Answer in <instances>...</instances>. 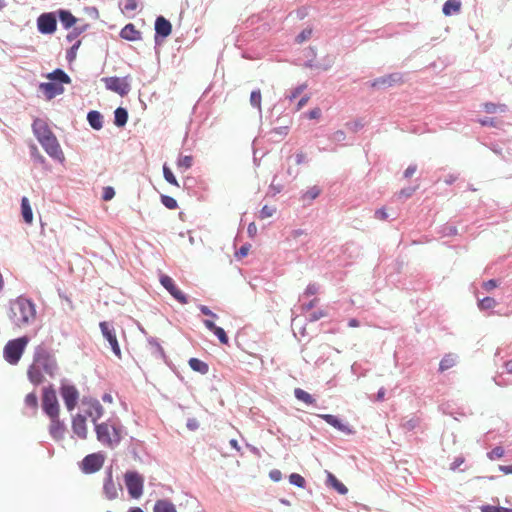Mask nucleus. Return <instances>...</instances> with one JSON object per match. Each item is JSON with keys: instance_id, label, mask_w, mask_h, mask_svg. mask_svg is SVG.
<instances>
[{"instance_id": "obj_1", "label": "nucleus", "mask_w": 512, "mask_h": 512, "mask_svg": "<svg viewBox=\"0 0 512 512\" xmlns=\"http://www.w3.org/2000/svg\"><path fill=\"white\" fill-rule=\"evenodd\" d=\"M58 371L56 359L44 347L38 346L34 353L32 365L28 369L29 380L38 385L43 382V373L54 377Z\"/></svg>"}, {"instance_id": "obj_2", "label": "nucleus", "mask_w": 512, "mask_h": 512, "mask_svg": "<svg viewBox=\"0 0 512 512\" xmlns=\"http://www.w3.org/2000/svg\"><path fill=\"white\" fill-rule=\"evenodd\" d=\"M8 316L12 323L19 328L29 326L35 322V304L23 296L10 301Z\"/></svg>"}, {"instance_id": "obj_3", "label": "nucleus", "mask_w": 512, "mask_h": 512, "mask_svg": "<svg viewBox=\"0 0 512 512\" xmlns=\"http://www.w3.org/2000/svg\"><path fill=\"white\" fill-rule=\"evenodd\" d=\"M95 432L97 440L110 448L117 447L122 440V426L111 420L96 424Z\"/></svg>"}, {"instance_id": "obj_4", "label": "nucleus", "mask_w": 512, "mask_h": 512, "mask_svg": "<svg viewBox=\"0 0 512 512\" xmlns=\"http://www.w3.org/2000/svg\"><path fill=\"white\" fill-rule=\"evenodd\" d=\"M28 344V338L26 336L19 337L7 342L4 347L3 355L5 360L12 365L19 362L26 345Z\"/></svg>"}, {"instance_id": "obj_5", "label": "nucleus", "mask_w": 512, "mask_h": 512, "mask_svg": "<svg viewBox=\"0 0 512 512\" xmlns=\"http://www.w3.org/2000/svg\"><path fill=\"white\" fill-rule=\"evenodd\" d=\"M42 409L48 417L59 416L60 406L52 384L43 388Z\"/></svg>"}, {"instance_id": "obj_6", "label": "nucleus", "mask_w": 512, "mask_h": 512, "mask_svg": "<svg viewBox=\"0 0 512 512\" xmlns=\"http://www.w3.org/2000/svg\"><path fill=\"white\" fill-rule=\"evenodd\" d=\"M125 485L129 495L138 499L143 493L144 478L136 471H128L124 475Z\"/></svg>"}, {"instance_id": "obj_7", "label": "nucleus", "mask_w": 512, "mask_h": 512, "mask_svg": "<svg viewBox=\"0 0 512 512\" xmlns=\"http://www.w3.org/2000/svg\"><path fill=\"white\" fill-rule=\"evenodd\" d=\"M102 81L105 82V86L108 90L113 91L120 96H126L131 90V84L129 76L119 77H106Z\"/></svg>"}, {"instance_id": "obj_8", "label": "nucleus", "mask_w": 512, "mask_h": 512, "mask_svg": "<svg viewBox=\"0 0 512 512\" xmlns=\"http://www.w3.org/2000/svg\"><path fill=\"white\" fill-rule=\"evenodd\" d=\"M60 394L68 411L74 410L79 399V392L74 385L62 382Z\"/></svg>"}, {"instance_id": "obj_9", "label": "nucleus", "mask_w": 512, "mask_h": 512, "mask_svg": "<svg viewBox=\"0 0 512 512\" xmlns=\"http://www.w3.org/2000/svg\"><path fill=\"white\" fill-rule=\"evenodd\" d=\"M122 490L120 483L113 481L112 466L106 469L103 483V493L108 500H114L118 497V491Z\"/></svg>"}, {"instance_id": "obj_10", "label": "nucleus", "mask_w": 512, "mask_h": 512, "mask_svg": "<svg viewBox=\"0 0 512 512\" xmlns=\"http://www.w3.org/2000/svg\"><path fill=\"white\" fill-rule=\"evenodd\" d=\"M103 337L108 341L113 353L121 358V349L116 337L115 329L109 322L103 321L99 324Z\"/></svg>"}, {"instance_id": "obj_11", "label": "nucleus", "mask_w": 512, "mask_h": 512, "mask_svg": "<svg viewBox=\"0 0 512 512\" xmlns=\"http://www.w3.org/2000/svg\"><path fill=\"white\" fill-rule=\"evenodd\" d=\"M39 143L51 158L59 161L64 160L62 149L54 134L48 138L43 139Z\"/></svg>"}, {"instance_id": "obj_12", "label": "nucleus", "mask_w": 512, "mask_h": 512, "mask_svg": "<svg viewBox=\"0 0 512 512\" xmlns=\"http://www.w3.org/2000/svg\"><path fill=\"white\" fill-rule=\"evenodd\" d=\"M104 463V456L100 453L89 454L84 457L81 464V469L86 474L97 472Z\"/></svg>"}, {"instance_id": "obj_13", "label": "nucleus", "mask_w": 512, "mask_h": 512, "mask_svg": "<svg viewBox=\"0 0 512 512\" xmlns=\"http://www.w3.org/2000/svg\"><path fill=\"white\" fill-rule=\"evenodd\" d=\"M57 27V19L54 13H42L37 19V28L42 34H52Z\"/></svg>"}, {"instance_id": "obj_14", "label": "nucleus", "mask_w": 512, "mask_h": 512, "mask_svg": "<svg viewBox=\"0 0 512 512\" xmlns=\"http://www.w3.org/2000/svg\"><path fill=\"white\" fill-rule=\"evenodd\" d=\"M403 76L401 73H391L389 75H385L379 78L374 79L373 81L369 82L370 86L372 88H389L392 86H395L397 84L402 83Z\"/></svg>"}, {"instance_id": "obj_15", "label": "nucleus", "mask_w": 512, "mask_h": 512, "mask_svg": "<svg viewBox=\"0 0 512 512\" xmlns=\"http://www.w3.org/2000/svg\"><path fill=\"white\" fill-rule=\"evenodd\" d=\"M160 283L177 301L182 304H186L188 302V297L176 287L171 277L168 275H161Z\"/></svg>"}, {"instance_id": "obj_16", "label": "nucleus", "mask_w": 512, "mask_h": 512, "mask_svg": "<svg viewBox=\"0 0 512 512\" xmlns=\"http://www.w3.org/2000/svg\"><path fill=\"white\" fill-rule=\"evenodd\" d=\"M32 130L39 142L53 135V132L49 128L47 122L41 118H36L33 121Z\"/></svg>"}, {"instance_id": "obj_17", "label": "nucleus", "mask_w": 512, "mask_h": 512, "mask_svg": "<svg viewBox=\"0 0 512 512\" xmlns=\"http://www.w3.org/2000/svg\"><path fill=\"white\" fill-rule=\"evenodd\" d=\"M39 90H41L47 100H51L56 96L64 92V87L60 83L55 82H42L39 84Z\"/></svg>"}, {"instance_id": "obj_18", "label": "nucleus", "mask_w": 512, "mask_h": 512, "mask_svg": "<svg viewBox=\"0 0 512 512\" xmlns=\"http://www.w3.org/2000/svg\"><path fill=\"white\" fill-rule=\"evenodd\" d=\"M49 418L51 420V424L49 426L50 436L56 441L62 440L66 431L64 422L59 419V416Z\"/></svg>"}, {"instance_id": "obj_19", "label": "nucleus", "mask_w": 512, "mask_h": 512, "mask_svg": "<svg viewBox=\"0 0 512 512\" xmlns=\"http://www.w3.org/2000/svg\"><path fill=\"white\" fill-rule=\"evenodd\" d=\"M172 25L163 16H158L155 20V41H158V37L166 38L171 34Z\"/></svg>"}, {"instance_id": "obj_20", "label": "nucleus", "mask_w": 512, "mask_h": 512, "mask_svg": "<svg viewBox=\"0 0 512 512\" xmlns=\"http://www.w3.org/2000/svg\"><path fill=\"white\" fill-rule=\"evenodd\" d=\"M72 430L75 435H77L81 439L87 438V426H86V417L77 414L72 419Z\"/></svg>"}, {"instance_id": "obj_21", "label": "nucleus", "mask_w": 512, "mask_h": 512, "mask_svg": "<svg viewBox=\"0 0 512 512\" xmlns=\"http://www.w3.org/2000/svg\"><path fill=\"white\" fill-rule=\"evenodd\" d=\"M320 417L329 425L337 429L338 431H341L345 434H352L353 431L349 427V425L343 423L337 416L331 415V414H322Z\"/></svg>"}, {"instance_id": "obj_22", "label": "nucleus", "mask_w": 512, "mask_h": 512, "mask_svg": "<svg viewBox=\"0 0 512 512\" xmlns=\"http://www.w3.org/2000/svg\"><path fill=\"white\" fill-rule=\"evenodd\" d=\"M120 36L127 41H137L141 39V32L132 23H129L122 28Z\"/></svg>"}, {"instance_id": "obj_23", "label": "nucleus", "mask_w": 512, "mask_h": 512, "mask_svg": "<svg viewBox=\"0 0 512 512\" xmlns=\"http://www.w3.org/2000/svg\"><path fill=\"white\" fill-rule=\"evenodd\" d=\"M47 78L52 82L60 83V85L69 84L71 82V79L68 76V74L59 68L49 73L47 75Z\"/></svg>"}, {"instance_id": "obj_24", "label": "nucleus", "mask_w": 512, "mask_h": 512, "mask_svg": "<svg viewBox=\"0 0 512 512\" xmlns=\"http://www.w3.org/2000/svg\"><path fill=\"white\" fill-rule=\"evenodd\" d=\"M104 408L100 404L98 400H94L90 405V410L88 411V415L92 418V422L94 427L96 424H99L97 421L103 416Z\"/></svg>"}, {"instance_id": "obj_25", "label": "nucleus", "mask_w": 512, "mask_h": 512, "mask_svg": "<svg viewBox=\"0 0 512 512\" xmlns=\"http://www.w3.org/2000/svg\"><path fill=\"white\" fill-rule=\"evenodd\" d=\"M327 474V481L326 484L334 488L339 494L345 495L348 492L347 487L340 482L334 474H332L329 471H326Z\"/></svg>"}, {"instance_id": "obj_26", "label": "nucleus", "mask_w": 512, "mask_h": 512, "mask_svg": "<svg viewBox=\"0 0 512 512\" xmlns=\"http://www.w3.org/2000/svg\"><path fill=\"white\" fill-rule=\"evenodd\" d=\"M460 0H447L442 7V12L445 16L458 14L461 10Z\"/></svg>"}, {"instance_id": "obj_27", "label": "nucleus", "mask_w": 512, "mask_h": 512, "mask_svg": "<svg viewBox=\"0 0 512 512\" xmlns=\"http://www.w3.org/2000/svg\"><path fill=\"white\" fill-rule=\"evenodd\" d=\"M58 16L60 23L65 29L71 28L77 22L76 17H74L68 10L60 9L58 11Z\"/></svg>"}, {"instance_id": "obj_28", "label": "nucleus", "mask_w": 512, "mask_h": 512, "mask_svg": "<svg viewBox=\"0 0 512 512\" xmlns=\"http://www.w3.org/2000/svg\"><path fill=\"white\" fill-rule=\"evenodd\" d=\"M87 121L89 125L95 130H100L103 127V116L98 111L93 110L88 112Z\"/></svg>"}, {"instance_id": "obj_29", "label": "nucleus", "mask_w": 512, "mask_h": 512, "mask_svg": "<svg viewBox=\"0 0 512 512\" xmlns=\"http://www.w3.org/2000/svg\"><path fill=\"white\" fill-rule=\"evenodd\" d=\"M458 356L453 353L446 354L439 363V371L444 372L456 365Z\"/></svg>"}, {"instance_id": "obj_30", "label": "nucleus", "mask_w": 512, "mask_h": 512, "mask_svg": "<svg viewBox=\"0 0 512 512\" xmlns=\"http://www.w3.org/2000/svg\"><path fill=\"white\" fill-rule=\"evenodd\" d=\"M21 214L23 217V220L30 224L33 221V212L30 206V202L27 197H23L21 199Z\"/></svg>"}, {"instance_id": "obj_31", "label": "nucleus", "mask_w": 512, "mask_h": 512, "mask_svg": "<svg viewBox=\"0 0 512 512\" xmlns=\"http://www.w3.org/2000/svg\"><path fill=\"white\" fill-rule=\"evenodd\" d=\"M153 512H177L175 505L166 499L157 500Z\"/></svg>"}, {"instance_id": "obj_32", "label": "nucleus", "mask_w": 512, "mask_h": 512, "mask_svg": "<svg viewBox=\"0 0 512 512\" xmlns=\"http://www.w3.org/2000/svg\"><path fill=\"white\" fill-rule=\"evenodd\" d=\"M128 121V112L123 107H118L114 111V124L117 127H123Z\"/></svg>"}, {"instance_id": "obj_33", "label": "nucleus", "mask_w": 512, "mask_h": 512, "mask_svg": "<svg viewBox=\"0 0 512 512\" xmlns=\"http://www.w3.org/2000/svg\"><path fill=\"white\" fill-rule=\"evenodd\" d=\"M189 366L191 367L192 370L199 372L201 374H206L209 371L208 365L198 358H191L189 360Z\"/></svg>"}, {"instance_id": "obj_34", "label": "nucleus", "mask_w": 512, "mask_h": 512, "mask_svg": "<svg viewBox=\"0 0 512 512\" xmlns=\"http://www.w3.org/2000/svg\"><path fill=\"white\" fill-rule=\"evenodd\" d=\"M148 343L149 345L151 346V348L153 349V354L156 356V357H159L161 359H164L165 358V352H164V349L162 348V346L160 345L158 339L154 338V337H149L148 338Z\"/></svg>"}, {"instance_id": "obj_35", "label": "nucleus", "mask_w": 512, "mask_h": 512, "mask_svg": "<svg viewBox=\"0 0 512 512\" xmlns=\"http://www.w3.org/2000/svg\"><path fill=\"white\" fill-rule=\"evenodd\" d=\"M261 100L262 97L260 89L253 90L250 95V104L258 110L260 116L262 113Z\"/></svg>"}, {"instance_id": "obj_36", "label": "nucleus", "mask_w": 512, "mask_h": 512, "mask_svg": "<svg viewBox=\"0 0 512 512\" xmlns=\"http://www.w3.org/2000/svg\"><path fill=\"white\" fill-rule=\"evenodd\" d=\"M288 131L289 125H283L280 127L273 128L269 134L271 135V139H273L274 141H279L288 134Z\"/></svg>"}, {"instance_id": "obj_37", "label": "nucleus", "mask_w": 512, "mask_h": 512, "mask_svg": "<svg viewBox=\"0 0 512 512\" xmlns=\"http://www.w3.org/2000/svg\"><path fill=\"white\" fill-rule=\"evenodd\" d=\"M295 397L299 400L304 402L305 404H313L315 402L312 395H310L308 392L304 391L303 389L296 388L294 391Z\"/></svg>"}, {"instance_id": "obj_38", "label": "nucleus", "mask_w": 512, "mask_h": 512, "mask_svg": "<svg viewBox=\"0 0 512 512\" xmlns=\"http://www.w3.org/2000/svg\"><path fill=\"white\" fill-rule=\"evenodd\" d=\"M320 193V188L318 186H313L302 194V200L304 202L308 201V203H310L311 201L316 199L320 195Z\"/></svg>"}, {"instance_id": "obj_39", "label": "nucleus", "mask_w": 512, "mask_h": 512, "mask_svg": "<svg viewBox=\"0 0 512 512\" xmlns=\"http://www.w3.org/2000/svg\"><path fill=\"white\" fill-rule=\"evenodd\" d=\"M193 164V157L191 155L180 156L177 160V167L184 171L191 168Z\"/></svg>"}, {"instance_id": "obj_40", "label": "nucleus", "mask_w": 512, "mask_h": 512, "mask_svg": "<svg viewBox=\"0 0 512 512\" xmlns=\"http://www.w3.org/2000/svg\"><path fill=\"white\" fill-rule=\"evenodd\" d=\"M163 176H164V179L169 184L179 187V184H178V181H177L175 175L173 174L171 169L166 164H164V166H163Z\"/></svg>"}, {"instance_id": "obj_41", "label": "nucleus", "mask_w": 512, "mask_h": 512, "mask_svg": "<svg viewBox=\"0 0 512 512\" xmlns=\"http://www.w3.org/2000/svg\"><path fill=\"white\" fill-rule=\"evenodd\" d=\"M30 156H31L32 160L36 163H39V164L45 163L44 156L39 152L38 148L34 144H32L30 146Z\"/></svg>"}, {"instance_id": "obj_42", "label": "nucleus", "mask_w": 512, "mask_h": 512, "mask_svg": "<svg viewBox=\"0 0 512 512\" xmlns=\"http://www.w3.org/2000/svg\"><path fill=\"white\" fill-rule=\"evenodd\" d=\"M496 306V301L492 297H485L478 302V307L481 310L492 309Z\"/></svg>"}, {"instance_id": "obj_43", "label": "nucleus", "mask_w": 512, "mask_h": 512, "mask_svg": "<svg viewBox=\"0 0 512 512\" xmlns=\"http://www.w3.org/2000/svg\"><path fill=\"white\" fill-rule=\"evenodd\" d=\"M484 107V110L486 113H489V114H493V113H496L498 111L500 112H504L505 111V105H497L495 103H492V102H487L483 105Z\"/></svg>"}, {"instance_id": "obj_44", "label": "nucleus", "mask_w": 512, "mask_h": 512, "mask_svg": "<svg viewBox=\"0 0 512 512\" xmlns=\"http://www.w3.org/2000/svg\"><path fill=\"white\" fill-rule=\"evenodd\" d=\"M161 203L170 210H174L178 207L177 201L168 195H161Z\"/></svg>"}, {"instance_id": "obj_45", "label": "nucleus", "mask_w": 512, "mask_h": 512, "mask_svg": "<svg viewBox=\"0 0 512 512\" xmlns=\"http://www.w3.org/2000/svg\"><path fill=\"white\" fill-rule=\"evenodd\" d=\"M289 482L292 485H295L299 488H303L305 486V479L298 473H292L289 476Z\"/></svg>"}, {"instance_id": "obj_46", "label": "nucleus", "mask_w": 512, "mask_h": 512, "mask_svg": "<svg viewBox=\"0 0 512 512\" xmlns=\"http://www.w3.org/2000/svg\"><path fill=\"white\" fill-rule=\"evenodd\" d=\"M86 29V25L76 26L71 32L68 33L66 39L68 42H72L75 40L82 32Z\"/></svg>"}, {"instance_id": "obj_47", "label": "nucleus", "mask_w": 512, "mask_h": 512, "mask_svg": "<svg viewBox=\"0 0 512 512\" xmlns=\"http://www.w3.org/2000/svg\"><path fill=\"white\" fill-rule=\"evenodd\" d=\"M140 0H125L123 4L122 11L123 12H132L135 11L139 6Z\"/></svg>"}, {"instance_id": "obj_48", "label": "nucleus", "mask_w": 512, "mask_h": 512, "mask_svg": "<svg viewBox=\"0 0 512 512\" xmlns=\"http://www.w3.org/2000/svg\"><path fill=\"white\" fill-rule=\"evenodd\" d=\"M334 64V57L333 56H326L321 63H318L317 68L321 69L323 71L329 70Z\"/></svg>"}, {"instance_id": "obj_49", "label": "nucleus", "mask_w": 512, "mask_h": 512, "mask_svg": "<svg viewBox=\"0 0 512 512\" xmlns=\"http://www.w3.org/2000/svg\"><path fill=\"white\" fill-rule=\"evenodd\" d=\"M25 404L28 407L36 409L37 406H38L37 395L34 392H31V393L27 394L26 397H25Z\"/></svg>"}, {"instance_id": "obj_50", "label": "nucleus", "mask_w": 512, "mask_h": 512, "mask_svg": "<svg viewBox=\"0 0 512 512\" xmlns=\"http://www.w3.org/2000/svg\"><path fill=\"white\" fill-rule=\"evenodd\" d=\"M81 41H77L66 53V59L68 62H72L76 58L77 50L80 47Z\"/></svg>"}, {"instance_id": "obj_51", "label": "nucleus", "mask_w": 512, "mask_h": 512, "mask_svg": "<svg viewBox=\"0 0 512 512\" xmlns=\"http://www.w3.org/2000/svg\"><path fill=\"white\" fill-rule=\"evenodd\" d=\"M482 512H511V510L501 507V506H493V505H483L481 507Z\"/></svg>"}, {"instance_id": "obj_52", "label": "nucleus", "mask_w": 512, "mask_h": 512, "mask_svg": "<svg viewBox=\"0 0 512 512\" xmlns=\"http://www.w3.org/2000/svg\"><path fill=\"white\" fill-rule=\"evenodd\" d=\"M311 35H312V29L306 28L296 36V42L301 44V43L305 42L306 40H308L311 37Z\"/></svg>"}, {"instance_id": "obj_53", "label": "nucleus", "mask_w": 512, "mask_h": 512, "mask_svg": "<svg viewBox=\"0 0 512 512\" xmlns=\"http://www.w3.org/2000/svg\"><path fill=\"white\" fill-rule=\"evenodd\" d=\"M332 142L341 143L346 140V134L343 130L335 131L329 138Z\"/></svg>"}, {"instance_id": "obj_54", "label": "nucleus", "mask_w": 512, "mask_h": 512, "mask_svg": "<svg viewBox=\"0 0 512 512\" xmlns=\"http://www.w3.org/2000/svg\"><path fill=\"white\" fill-rule=\"evenodd\" d=\"M213 333L215 334V336L219 339V341L222 343V344H227L229 339H228V336L226 335V332L224 331L223 328L221 327H217Z\"/></svg>"}, {"instance_id": "obj_55", "label": "nucleus", "mask_w": 512, "mask_h": 512, "mask_svg": "<svg viewBox=\"0 0 512 512\" xmlns=\"http://www.w3.org/2000/svg\"><path fill=\"white\" fill-rule=\"evenodd\" d=\"M504 455V449L500 446L493 448L489 453L488 457L491 460L499 459Z\"/></svg>"}, {"instance_id": "obj_56", "label": "nucleus", "mask_w": 512, "mask_h": 512, "mask_svg": "<svg viewBox=\"0 0 512 512\" xmlns=\"http://www.w3.org/2000/svg\"><path fill=\"white\" fill-rule=\"evenodd\" d=\"M307 88V85L306 84H301L299 86H297L295 89H293L290 93V95L288 96V99L290 101H293L294 99H296L305 89Z\"/></svg>"}, {"instance_id": "obj_57", "label": "nucleus", "mask_w": 512, "mask_h": 512, "mask_svg": "<svg viewBox=\"0 0 512 512\" xmlns=\"http://www.w3.org/2000/svg\"><path fill=\"white\" fill-rule=\"evenodd\" d=\"M275 212V209L273 207H270V206H263L261 211H260V218L262 219H265V218H268V217H271Z\"/></svg>"}, {"instance_id": "obj_58", "label": "nucleus", "mask_w": 512, "mask_h": 512, "mask_svg": "<svg viewBox=\"0 0 512 512\" xmlns=\"http://www.w3.org/2000/svg\"><path fill=\"white\" fill-rule=\"evenodd\" d=\"M417 425H418V420L415 418L408 419L405 422H403V424H402L403 428L406 429L407 431L413 430L414 428L417 427Z\"/></svg>"}, {"instance_id": "obj_59", "label": "nucleus", "mask_w": 512, "mask_h": 512, "mask_svg": "<svg viewBox=\"0 0 512 512\" xmlns=\"http://www.w3.org/2000/svg\"><path fill=\"white\" fill-rule=\"evenodd\" d=\"M415 192V188L413 187H407V188H403L400 192H399V195L398 197L400 199H406V198H409L413 195V193Z\"/></svg>"}, {"instance_id": "obj_60", "label": "nucleus", "mask_w": 512, "mask_h": 512, "mask_svg": "<svg viewBox=\"0 0 512 512\" xmlns=\"http://www.w3.org/2000/svg\"><path fill=\"white\" fill-rule=\"evenodd\" d=\"M479 123L482 126L497 127V120L495 118H491V117H485L483 119H479Z\"/></svg>"}, {"instance_id": "obj_61", "label": "nucleus", "mask_w": 512, "mask_h": 512, "mask_svg": "<svg viewBox=\"0 0 512 512\" xmlns=\"http://www.w3.org/2000/svg\"><path fill=\"white\" fill-rule=\"evenodd\" d=\"M307 162H308L307 155L304 152L299 151L295 154V163L297 165H301V164H304Z\"/></svg>"}, {"instance_id": "obj_62", "label": "nucleus", "mask_w": 512, "mask_h": 512, "mask_svg": "<svg viewBox=\"0 0 512 512\" xmlns=\"http://www.w3.org/2000/svg\"><path fill=\"white\" fill-rule=\"evenodd\" d=\"M115 195V191L112 187H106L104 188L102 198L105 201L111 200Z\"/></svg>"}, {"instance_id": "obj_63", "label": "nucleus", "mask_w": 512, "mask_h": 512, "mask_svg": "<svg viewBox=\"0 0 512 512\" xmlns=\"http://www.w3.org/2000/svg\"><path fill=\"white\" fill-rule=\"evenodd\" d=\"M186 427L190 431H195L199 428V422L196 418H189L186 423Z\"/></svg>"}, {"instance_id": "obj_64", "label": "nucleus", "mask_w": 512, "mask_h": 512, "mask_svg": "<svg viewBox=\"0 0 512 512\" xmlns=\"http://www.w3.org/2000/svg\"><path fill=\"white\" fill-rule=\"evenodd\" d=\"M319 290V286L315 283L309 284L304 292L306 296L315 295Z\"/></svg>"}]
</instances>
